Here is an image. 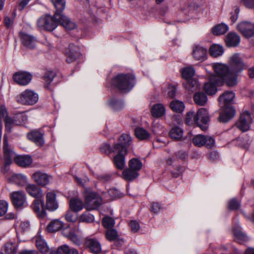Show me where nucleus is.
<instances>
[{
  "instance_id": "obj_44",
  "label": "nucleus",
  "mask_w": 254,
  "mask_h": 254,
  "mask_svg": "<svg viewBox=\"0 0 254 254\" xmlns=\"http://www.w3.org/2000/svg\"><path fill=\"white\" fill-rule=\"evenodd\" d=\"M182 77L189 80L194 75L195 71L191 66L186 67L181 69Z\"/></svg>"
},
{
  "instance_id": "obj_42",
  "label": "nucleus",
  "mask_w": 254,
  "mask_h": 254,
  "mask_svg": "<svg viewBox=\"0 0 254 254\" xmlns=\"http://www.w3.org/2000/svg\"><path fill=\"white\" fill-rule=\"evenodd\" d=\"M184 87L188 91L194 92L200 87V85L197 80L190 79L184 83Z\"/></svg>"
},
{
  "instance_id": "obj_20",
  "label": "nucleus",
  "mask_w": 254,
  "mask_h": 254,
  "mask_svg": "<svg viewBox=\"0 0 254 254\" xmlns=\"http://www.w3.org/2000/svg\"><path fill=\"white\" fill-rule=\"evenodd\" d=\"M59 207L56 200V195L53 192H48L46 194V208L49 211H54Z\"/></svg>"
},
{
  "instance_id": "obj_8",
  "label": "nucleus",
  "mask_w": 254,
  "mask_h": 254,
  "mask_svg": "<svg viewBox=\"0 0 254 254\" xmlns=\"http://www.w3.org/2000/svg\"><path fill=\"white\" fill-rule=\"evenodd\" d=\"M59 23L62 25V20L55 17L54 14L53 16L46 15L39 18L37 21V25L39 28L44 30L53 31L58 26Z\"/></svg>"
},
{
  "instance_id": "obj_50",
  "label": "nucleus",
  "mask_w": 254,
  "mask_h": 254,
  "mask_svg": "<svg viewBox=\"0 0 254 254\" xmlns=\"http://www.w3.org/2000/svg\"><path fill=\"white\" fill-rule=\"evenodd\" d=\"M162 92L171 98H174L176 95V88L175 86L168 85L166 89H165L163 87H162Z\"/></svg>"
},
{
  "instance_id": "obj_5",
  "label": "nucleus",
  "mask_w": 254,
  "mask_h": 254,
  "mask_svg": "<svg viewBox=\"0 0 254 254\" xmlns=\"http://www.w3.org/2000/svg\"><path fill=\"white\" fill-rule=\"evenodd\" d=\"M54 5L56 11L55 17L62 20V25L67 30H72L75 27V24L63 13L65 7V0H51Z\"/></svg>"
},
{
  "instance_id": "obj_7",
  "label": "nucleus",
  "mask_w": 254,
  "mask_h": 254,
  "mask_svg": "<svg viewBox=\"0 0 254 254\" xmlns=\"http://www.w3.org/2000/svg\"><path fill=\"white\" fill-rule=\"evenodd\" d=\"M112 151L115 154L113 159L115 166L118 169L123 170L126 164L125 156L127 153V149L120 144H115Z\"/></svg>"
},
{
  "instance_id": "obj_39",
  "label": "nucleus",
  "mask_w": 254,
  "mask_h": 254,
  "mask_svg": "<svg viewBox=\"0 0 254 254\" xmlns=\"http://www.w3.org/2000/svg\"><path fill=\"white\" fill-rule=\"evenodd\" d=\"M123 178L127 181H131L136 179L138 176V173L132 169H126L122 173Z\"/></svg>"
},
{
  "instance_id": "obj_32",
  "label": "nucleus",
  "mask_w": 254,
  "mask_h": 254,
  "mask_svg": "<svg viewBox=\"0 0 254 254\" xmlns=\"http://www.w3.org/2000/svg\"><path fill=\"white\" fill-rule=\"evenodd\" d=\"M18 245L16 243L8 242L2 248L1 254H16Z\"/></svg>"
},
{
  "instance_id": "obj_11",
  "label": "nucleus",
  "mask_w": 254,
  "mask_h": 254,
  "mask_svg": "<svg viewBox=\"0 0 254 254\" xmlns=\"http://www.w3.org/2000/svg\"><path fill=\"white\" fill-rule=\"evenodd\" d=\"M210 115L206 109L200 108L196 113V125L202 130L205 131L208 128Z\"/></svg>"
},
{
  "instance_id": "obj_9",
  "label": "nucleus",
  "mask_w": 254,
  "mask_h": 254,
  "mask_svg": "<svg viewBox=\"0 0 254 254\" xmlns=\"http://www.w3.org/2000/svg\"><path fill=\"white\" fill-rule=\"evenodd\" d=\"M39 96L34 91L27 89L16 97V101L23 105H33L38 101Z\"/></svg>"
},
{
  "instance_id": "obj_27",
  "label": "nucleus",
  "mask_w": 254,
  "mask_h": 254,
  "mask_svg": "<svg viewBox=\"0 0 254 254\" xmlns=\"http://www.w3.org/2000/svg\"><path fill=\"white\" fill-rule=\"evenodd\" d=\"M63 234L76 245L80 244V240L75 233L74 228L66 227L63 230Z\"/></svg>"
},
{
  "instance_id": "obj_51",
  "label": "nucleus",
  "mask_w": 254,
  "mask_h": 254,
  "mask_svg": "<svg viewBox=\"0 0 254 254\" xmlns=\"http://www.w3.org/2000/svg\"><path fill=\"white\" fill-rule=\"evenodd\" d=\"M233 233L236 238L240 242H246L248 239L247 236L242 233L241 229L240 228H234Z\"/></svg>"
},
{
  "instance_id": "obj_6",
  "label": "nucleus",
  "mask_w": 254,
  "mask_h": 254,
  "mask_svg": "<svg viewBox=\"0 0 254 254\" xmlns=\"http://www.w3.org/2000/svg\"><path fill=\"white\" fill-rule=\"evenodd\" d=\"M83 195L85 199V207L88 210L95 209L102 204L101 197L90 189L85 188Z\"/></svg>"
},
{
  "instance_id": "obj_2",
  "label": "nucleus",
  "mask_w": 254,
  "mask_h": 254,
  "mask_svg": "<svg viewBox=\"0 0 254 254\" xmlns=\"http://www.w3.org/2000/svg\"><path fill=\"white\" fill-rule=\"evenodd\" d=\"M235 97V94L231 91H226L219 96L218 101L220 105L221 108H224L220 114V122L226 123L234 117L235 110L229 105L232 103Z\"/></svg>"
},
{
  "instance_id": "obj_60",
  "label": "nucleus",
  "mask_w": 254,
  "mask_h": 254,
  "mask_svg": "<svg viewBox=\"0 0 254 254\" xmlns=\"http://www.w3.org/2000/svg\"><path fill=\"white\" fill-rule=\"evenodd\" d=\"M240 12V9L239 7H236L233 12L231 13L230 19L232 23H234L238 19L239 14Z\"/></svg>"
},
{
  "instance_id": "obj_1",
  "label": "nucleus",
  "mask_w": 254,
  "mask_h": 254,
  "mask_svg": "<svg viewBox=\"0 0 254 254\" xmlns=\"http://www.w3.org/2000/svg\"><path fill=\"white\" fill-rule=\"evenodd\" d=\"M217 84L223 85L225 83L229 87H234L238 83V75L231 72L230 67L221 63H214L211 64Z\"/></svg>"
},
{
  "instance_id": "obj_33",
  "label": "nucleus",
  "mask_w": 254,
  "mask_h": 254,
  "mask_svg": "<svg viewBox=\"0 0 254 254\" xmlns=\"http://www.w3.org/2000/svg\"><path fill=\"white\" fill-rule=\"evenodd\" d=\"M170 108L174 112L182 113L184 111L185 106L182 101L174 100L170 102Z\"/></svg>"
},
{
  "instance_id": "obj_48",
  "label": "nucleus",
  "mask_w": 254,
  "mask_h": 254,
  "mask_svg": "<svg viewBox=\"0 0 254 254\" xmlns=\"http://www.w3.org/2000/svg\"><path fill=\"white\" fill-rule=\"evenodd\" d=\"M106 238L109 241H113L117 240L119 235L117 231L115 229H108L105 233Z\"/></svg>"
},
{
  "instance_id": "obj_22",
  "label": "nucleus",
  "mask_w": 254,
  "mask_h": 254,
  "mask_svg": "<svg viewBox=\"0 0 254 254\" xmlns=\"http://www.w3.org/2000/svg\"><path fill=\"white\" fill-rule=\"evenodd\" d=\"M32 178L38 185L45 186L49 183L51 176L44 173L37 172L33 174Z\"/></svg>"
},
{
  "instance_id": "obj_64",
  "label": "nucleus",
  "mask_w": 254,
  "mask_h": 254,
  "mask_svg": "<svg viewBox=\"0 0 254 254\" xmlns=\"http://www.w3.org/2000/svg\"><path fill=\"white\" fill-rule=\"evenodd\" d=\"M65 219L69 222H74L75 221L76 218L74 217L70 211H68L65 215Z\"/></svg>"
},
{
  "instance_id": "obj_38",
  "label": "nucleus",
  "mask_w": 254,
  "mask_h": 254,
  "mask_svg": "<svg viewBox=\"0 0 254 254\" xmlns=\"http://www.w3.org/2000/svg\"><path fill=\"white\" fill-rule=\"evenodd\" d=\"M9 181L19 186L25 185L27 183L26 176L22 174H14L9 178Z\"/></svg>"
},
{
  "instance_id": "obj_4",
  "label": "nucleus",
  "mask_w": 254,
  "mask_h": 254,
  "mask_svg": "<svg viewBox=\"0 0 254 254\" xmlns=\"http://www.w3.org/2000/svg\"><path fill=\"white\" fill-rule=\"evenodd\" d=\"M112 84L122 92H128L135 84V77L130 74H118L113 79Z\"/></svg>"
},
{
  "instance_id": "obj_24",
  "label": "nucleus",
  "mask_w": 254,
  "mask_h": 254,
  "mask_svg": "<svg viewBox=\"0 0 254 254\" xmlns=\"http://www.w3.org/2000/svg\"><path fill=\"white\" fill-rule=\"evenodd\" d=\"M20 36L22 44L29 49H33L36 45V39L26 33H20Z\"/></svg>"
},
{
  "instance_id": "obj_53",
  "label": "nucleus",
  "mask_w": 254,
  "mask_h": 254,
  "mask_svg": "<svg viewBox=\"0 0 254 254\" xmlns=\"http://www.w3.org/2000/svg\"><path fill=\"white\" fill-rule=\"evenodd\" d=\"M79 220L81 222L90 223L94 220V217L89 212H85L82 214L79 217Z\"/></svg>"
},
{
  "instance_id": "obj_13",
  "label": "nucleus",
  "mask_w": 254,
  "mask_h": 254,
  "mask_svg": "<svg viewBox=\"0 0 254 254\" xmlns=\"http://www.w3.org/2000/svg\"><path fill=\"white\" fill-rule=\"evenodd\" d=\"M193 143L196 146H205L207 148H212L215 145V139L211 136L197 134L192 138Z\"/></svg>"
},
{
  "instance_id": "obj_41",
  "label": "nucleus",
  "mask_w": 254,
  "mask_h": 254,
  "mask_svg": "<svg viewBox=\"0 0 254 254\" xmlns=\"http://www.w3.org/2000/svg\"><path fill=\"white\" fill-rule=\"evenodd\" d=\"M184 132L179 127H174L170 131V137L174 140H180L183 138Z\"/></svg>"
},
{
  "instance_id": "obj_17",
  "label": "nucleus",
  "mask_w": 254,
  "mask_h": 254,
  "mask_svg": "<svg viewBox=\"0 0 254 254\" xmlns=\"http://www.w3.org/2000/svg\"><path fill=\"white\" fill-rule=\"evenodd\" d=\"M221 86L216 83L214 75L213 73H210L209 80L204 84L203 88L207 94L213 95L217 92V86Z\"/></svg>"
},
{
  "instance_id": "obj_21",
  "label": "nucleus",
  "mask_w": 254,
  "mask_h": 254,
  "mask_svg": "<svg viewBox=\"0 0 254 254\" xmlns=\"http://www.w3.org/2000/svg\"><path fill=\"white\" fill-rule=\"evenodd\" d=\"M207 50L206 48L200 45H196L193 47L192 55L195 60L201 62L205 61L207 57Z\"/></svg>"
},
{
  "instance_id": "obj_29",
  "label": "nucleus",
  "mask_w": 254,
  "mask_h": 254,
  "mask_svg": "<svg viewBox=\"0 0 254 254\" xmlns=\"http://www.w3.org/2000/svg\"><path fill=\"white\" fill-rule=\"evenodd\" d=\"M225 42L228 47H236L240 43V37L235 33H230L226 36Z\"/></svg>"
},
{
  "instance_id": "obj_49",
  "label": "nucleus",
  "mask_w": 254,
  "mask_h": 254,
  "mask_svg": "<svg viewBox=\"0 0 254 254\" xmlns=\"http://www.w3.org/2000/svg\"><path fill=\"white\" fill-rule=\"evenodd\" d=\"M17 125L19 126L25 123L28 120V117L23 113H18L13 115Z\"/></svg>"
},
{
  "instance_id": "obj_56",
  "label": "nucleus",
  "mask_w": 254,
  "mask_h": 254,
  "mask_svg": "<svg viewBox=\"0 0 254 254\" xmlns=\"http://www.w3.org/2000/svg\"><path fill=\"white\" fill-rule=\"evenodd\" d=\"M8 203L3 200H0V216L5 214L8 209Z\"/></svg>"
},
{
  "instance_id": "obj_59",
  "label": "nucleus",
  "mask_w": 254,
  "mask_h": 254,
  "mask_svg": "<svg viewBox=\"0 0 254 254\" xmlns=\"http://www.w3.org/2000/svg\"><path fill=\"white\" fill-rule=\"evenodd\" d=\"M108 192L109 195L113 199L119 198L122 196V193H121L118 190L115 188L110 189Z\"/></svg>"
},
{
  "instance_id": "obj_23",
  "label": "nucleus",
  "mask_w": 254,
  "mask_h": 254,
  "mask_svg": "<svg viewBox=\"0 0 254 254\" xmlns=\"http://www.w3.org/2000/svg\"><path fill=\"white\" fill-rule=\"evenodd\" d=\"M27 137L39 146H43L45 143L43 134L38 130L32 131L28 133Z\"/></svg>"
},
{
  "instance_id": "obj_55",
  "label": "nucleus",
  "mask_w": 254,
  "mask_h": 254,
  "mask_svg": "<svg viewBox=\"0 0 254 254\" xmlns=\"http://www.w3.org/2000/svg\"><path fill=\"white\" fill-rule=\"evenodd\" d=\"M240 206L241 204L235 198L231 199L228 202V207L231 210H237L240 208Z\"/></svg>"
},
{
  "instance_id": "obj_45",
  "label": "nucleus",
  "mask_w": 254,
  "mask_h": 254,
  "mask_svg": "<svg viewBox=\"0 0 254 254\" xmlns=\"http://www.w3.org/2000/svg\"><path fill=\"white\" fill-rule=\"evenodd\" d=\"M6 130L10 132L13 127L17 126L13 116H8V115L4 119Z\"/></svg>"
},
{
  "instance_id": "obj_26",
  "label": "nucleus",
  "mask_w": 254,
  "mask_h": 254,
  "mask_svg": "<svg viewBox=\"0 0 254 254\" xmlns=\"http://www.w3.org/2000/svg\"><path fill=\"white\" fill-rule=\"evenodd\" d=\"M27 192L31 196L36 198H42L43 196L42 190L37 186L34 184H29L26 187Z\"/></svg>"
},
{
  "instance_id": "obj_36",
  "label": "nucleus",
  "mask_w": 254,
  "mask_h": 254,
  "mask_svg": "<svg viewBox=\"0 0 254 254\" xmlns=\"http://www.w3.org/2000/svg\"><path fill=\"white\" fill-rule=\"evenodd\" d=\"M209 52L210 56L214 58H217L223 54L224 49L220 45L213 44L210 47Z\"/></svg>"
},
{
  "instance_id": "obj_34",
  "label": "nucleus",
  "mask_w": 254,
  "mask_h": 254,
  "mask_svg": "<svg viewBox=\"0 0 254 254\" xmlns=\"http://www.w3.org/2000/svg\"><path fill=\"white\" fill-rule=\"evenodd\" d=\"M109 106L114 112H118L124 108V103L121 100L117 99L115 98H111L108 101Z\"/></svg>"
},
{
  "instance_id": "obj_52",
  "label": "nucleus",
  "mask_w": 254,
  "mask_h": 254,
  "mask_svg": "<svg viewBox=\"0 0 254 254\" xmlns=\"http://www.w3.org/2000/svg\"><path fill=\"white\" fill-rule=\"evenodd\" d=\"M104 227L108 229L112 228L115 225V220L109 216H105L102 220Z\"/></svg>"
},
{
  "instance_id": "obj_19",
  "label": "nucleus",
  "mask_w": 254,
  "mask_h": 254,
  "mask_svg": "<svg viewBox=\"0 0 254 254\" xmlns=\"http://www.w3.org/2000/svg\"><path fill=\"white\" fill-rule=\"evenodd\" d=\"M31 207L39 217L45 216L44 202L43 199L36 198L33 202Z\"/></svg>"
},
{
  "instance_id": "obj_63",
  "label": "nucleus",
  "mask_w": 254,
  "mask_h": 254,
  "mask_svg": "<svg viewBox=\"0 0 254 254\" xmlns=\"http://www.w3.org/2000/svg\"><path fill=\"white\" fill-rule=\"evenodd\" d=\"M242 2L248 8H254V0H242Z\"/></svg>"
},
{
  "instance_id": "obj_54",
  "label": "nucleus",
  "mask_w": 254,
  "mask_h": 254,
  "mask_svg": "<svg viewBox=\"0 0 254 254\" xmlns=\"http://www.w3.org/2000/svg\"><path fill=\"white\" fill-rule=\"evenodd\" d=\"M186 122L188 125L196 124V114L193 112H189L186 116Z\"/></svg>"
},
{
  "instance_id": "obj_12",
  "label": "nucleus",
  "mask_w": 254,
  "mask_h": 254,
  "mask_svg": "<svg viewBox=\"0 0 254 254\" xmlns=\"http://www.w3.org/2000/svg\"><path fill=\"white\" fill-rule=\"evenodd\" d=\"M10 198L14 206L17 209H22L28 205L26 196L22 191H15L10 193Z\"/></svg>"
},
{
  "instance_id": "obj_15",
  "label": "nucleus",
  "mask_w": 254,
  "mask_h": 254,
  "mask_svg": "<svg viewBox=\"0 0 254 254\" xmlns=\"http://www.w3.org/2000/svg\"><path fill=\"white\" fill-rule=\"evenodd\" d=\"M32 79V75L26 71H18L13 75V80L18 84L21 86L28 85Z\"/></svg>"
},
{
  "instance_id": "obj_28",
  "label": "nucleus",
  "mask_w": 254,
  "mask_h": 254,
  "mask_svg": "<svg viewBox=\"0 0 254 254\" xmlns=\"http://www.w3.org/2000/svg\"><path fill=\"white\" fill-rule=\"evenodd\" d=\"M85 245L93 254H98L101 251V244L96 240L93 239H87L85 242Z\"/></svg>"
},
{
  "instance_id": "obj_31",
  "label": "nucleus",
  "mask_w": 254,
  "mask_h": 254,
  "mask_svg": "<svg viewBox=\"0 0 254 254\" xmlns=\"http://www.w3.org/2000/svg\"><path fill=\"white\" fill-rule=\"evenodd\" d=\"M34 239L36 246L39 251L44 253L48 251L49 248L47 243L40 235L39 232L38 233L37 235L35 237Z\"/></svg>"
},
{
  "instance_id": "obj_57",
  "label": "nucleus",
  "mask_w": 254,
  "mask_h": 254,
  "mask_svg": "<svg viewBox=\"0 0 254 254\" xmlns=\"http://www.w3.org/2000/svg\"><path fill=\"white\" fill-rule=\"evenodd\" d=\"M97 179L102 183H106L112 180V175L110 174H101L97 177Z\"/></svg>"
},
{
  "instance_id": "obj_62",
  "label": "nucleus",
  "mask_w": 254,
  "mask_h": 254,
  "mask_svg": "<svg viewBox=\"0 0 254 254\" xmlns=\"http://www.w3.org/2000/svg\"><path fill=\"white\" fill-rule=\"evenodd\" d=\"M55 73L54 72L48 71L45 73L43 78L44 80L49 84L52 82Z\"/></svg>"
},
{
  "instance_id": "obj_37",
  "label": "nucleus",
  "mask_w": 254,
  "mask_h": 254,
  "mask_svg": "<svg viewBox=\"0 0 254 254\" xmlns=\"http://www.w3.org/2000/svg\"><path fill=\"white\" fill-rule=\"evenodd\" d=\"M194 103L199 106H204L207 103V96L203 92H198L193 95Z\"/></svg>"
},
{
  "instance_id": "obj_46",
  "label": "nucleus",
  "mask_w": 254,
  "mask_h": 254,
  "mask_svg": "<svg viewBox=\"0 0 254 254\" xmlns=\"http://www.w3.org/2000/svg\"><path fill=\"white\" fill-rule=\"evenodd\" d=\"M128 166L130 169L135 171L136 172H138L142 168V164L141 162L136 158H132L130 159L128 162Z\"/></svg>"
},
{
  "instance_id": "obj_25",
  "label": "nucleus",
  "mask_w": 254,
  "mask_h": 254,
  "mask_svg": "<svg viewBox=\"0 0 254 254\" xmlns=\"http://www.w3.org/2000/svg\"><path fill=\"white\" fill-rule=\"evenodd\" d=\"M166 108L163 104L157 103L153 105L151 109L152 116L156 118H160L165 115Z\"/></svg>"
},
{
  "instance_id": "obj_30",
  "label": "nucleus",
  "mask_w": 254,
  "mask_h": 254,
  "mask_svg": "<svg viewBox=\"0 0 254 254\" xmlns=\"http://www.w3.org/2000/svg\"><path fill=\"white\" fill-rule=\"evenodd\" d=\"M69 205L70 210L75 212L81 211L84 207L83 201L78 198H71Z\"/></svg>"
},
{
  "instance_id": "obj_58",
  "label": "nucleus",
  "mask_w": 254,
  "mask_h": 254,
  "mask_svg": "<svg viewBox=\"0 0 254 254\" xmlns=\"http://www.w3.org/2000/svg\"><path fill=\"white\" fill-rule=\"evenodd\" d=\"M69 247L66 245L61 246L57 251V254H67L68 252H70Z\"/></svg>"
},
{
  "instance_id": "obj_16",
  "label": "nucleus",
  "mask_w": 254,
  "mask_h": 254,
  "mask_svg": "<svg viewBox=\"0 0 254 254\" xmlns=\"http://www.w3.org/2000/svg\"><path fill=\"white\" fill-rule=\"evenodd\" d=\"M237 29L246 37L250 38L254 35V23L243 21L237 25Z\"/></svg>"
},
{
  "instance_id": "obj_3",
  "label": "nucleus",
  "mask_w": 254,
  "mask_h": 254,
  "mask_svg": "<svg viewBox=\"0 0 254 254\" xmlns=\"http://www.w3.org/2000/svg\"><path fill=\"white\" fill-rule=\"evenodd\" d=\"M3 150L5 165H9L13 159L15 163L20 166L26 167L32 163V159L29 155H16L9 146L7 137L6 134L3 136Z\"/></svg>"
},
{
  "instance_id": "obj_35",
  "label": "nucleus",
  "mask_w": 254,
  "mask_h": 254,
  "mask_svg": "<svg viewBox=\"0 0 254 254\" xmlns=\"http://www.w3.org/2000/svg\"><path fill=\"white\" fill-rule=\"evenodd\" d=\"M64 223L58 219L53 220L50 222L47 227V230L50 232H56L61 230Z\"/></svg>"
},
{
  "instance_id": "obj_14",
  "label": "nucleus",
  "mask_w": 254,
  "mask_h": 254,
  "mask_svg": "<svg viewBox=\"0 0 254 254\" xmlns=\"http://www.w3.org/2000/svg\"><path fill=\"white\" fill-rule=\"evenodd\" d=\"M252 123V118L248 111L241 113L239 120L236 124V127L243 132L249 130Z\"/></svg>"
},
{
  "instance_id": "obj_47",
  "label": "nucleus",
  "mask_w": 254,
  "mask_h": 254,
  "mask_svg": "<svg viewBox=\"0 0 254 254\" xmlns=\"http://www.w3.org/2000/svg\"><path fill=\"white\" fill-rule=\"evenodd\" d=\"M119 143L122 146L125 147L127 149V146L130 145L132 140L131 138L128 134H123L120 136L119 139Z\"/></svg>"
},
{
  "instance_id": "obj_10",
  "label": "nucleus",
  "mask_w": 254,
  "mask_h": 254,
  "mask_svg": "<svg viewBox=\"0 0 254 254\" xmlns=\"http://www.w3.org/2000/svg\"><path fill=\"white\" fill-rule=\"evenodd\" d=\"M229 64L231 72L237 74L238 76L239 73L248 67L239 54H235L230 58Z\"/></svg>"
},
{
  "instance_id": "obj_18",
  "label": "nucleus",
  "mask_w": 254,
  "mask_h": 254,
  "mask_svg": "<svg viewBox=\"0 0 254 254\" xmlns=\"http://www.w3.org/2000/svg\"><path fill=\"white\" fill-rule=\"evenodd\" d=\"M65 55L66 57V61L68 63H71L76 61L81 55L79 48L71 44L68 48L65 51Z\"/></svg>"
},
{
  "instance_id": "obj_40",
  "label": "nucleus",
  "mask_w": 254,
  "mask_h": 254,
  "mask_svg": "<svg viewBox=\"0 0 254 254\" xmlns=\"http://www.w3.org/2000/svg\"><path fill=\"white\" fill-rule=\"evenodd\" d=\"M228 30V26L224 23H221L214 26L212 28V31L214 35H219L224 34Z\"/></svg>"
},
{
  "instance_id": "obj_43",
  "label": "nucleus",
  "mask_w": 254,
  "mask_h": 254,
  "mask_svg": "<svg viewBox=\"0 0 254 254\" xmlns=\"http://www.w3.org/2000/svg\"><path fill=\"white\" fill-rule=\"evenodd\" d=\"M137 138L140 140H146L150 137L149 133L142 127H137L134 130Z\"/></svg>"
},
{
  "instance_id": "obj_61",
  "label": "nucleus",
  "mask_w": 254,
  "mask_h": 254,
  "mask_svg": "<svg viewBox=\"0 0 254 254\" xmlns=\"http://www.w3.org/2000/svg\"><path fill=\"white\" fill-rule=\"evenodd\" d=\"M129 226L131 231L134 233L138 232L140 229L139 223L135 220L130 221L129 223Z\"/></svg>"
}]
</instances>
